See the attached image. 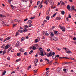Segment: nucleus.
<instances>
[{
  "label": "nucleus",
  "mask_w": 76,
  "mask_h": 76,
  "mask_svg": "<svg viewBox=\"0 0 76 76\" xmlns=\"http://www.w3.org/2000/svg\"><path fill=\"white\" fill-rule=\"evenodd\" d=\"M55 55V53L53 52L52 51H50L49 53L48 54H47V56L48 57H50L51 56H52L53 55V56H52V58L53 59H54L56 58V56Z\"/></svg>",
  "instance_id": "nucleus-1"
},
{
  "label": "nucleus",
  "mask_w": 76,
  "mask_h": 76,
  "mask_svg": "<svg viewBox=\"0 0 76 76\" xmlns=\"http://www.w3.org/2000/svg\"><path fill=\"white\" fill-rule=\"evenodd\" d=\"M50 40H52V41H57V40H58V39H57V38L54 37L50 38Z\"/></svg>",
  "instance_id": "nucleus-2"
},
{
  "label": "nucleus",
  "mask_w": 76,
  "mask_h": 76,
  "mask_svg": "<svg viewBox=\"0 0 76 76\" xmlns=\"http://www.w3.org/2000/svg\"><path fill=\"white\" fill-rule=\"evenodd\" d=\"M19 43H20L18 41L15 45V47H19Z\"/></svg>",
  "instance_id": "nucleus-3"
},
{
  "label": "nucleus",
  "mask_w": 76,
  "mask_h": 76,
  "mask_svg": "<svg viewBox=\"0 0 76 76\" xmlns=\"http://www.w3.org/2000/svg\"><path fill=\"white\" fill-rule=\"evenodd\" d=\"M10 47V45H7L4 48V49L5 50H7V49H8Z\"/></svg>",
  "instance_id": "nucleus-4"
},
{
  "label": "nucleus",
  "mask_w": 76,
  "mask_h": 76,
  "mask_svg": "<svg viewBox=\"0 0 76 76\" xmlns=\"http://www.w3.org/2000/svg\"><path fill=\"white\" fill-rule=\"evenodd\" d=\"M48 2H49V0H45V1L44 2V3H46L47 5L48 4Z\"/></svg>",
  "instance_id": "nucleus-5"
},
{
  "label": "nucleus",
  "mask_w": 76,
  "mask_h": 76,
  "mask_svg": "<svg viewBox=\"0 0 76 76\" xmlns=\"http://www.w3.org/2000/svg\"><path fill=\"white\" fill-rule=\"evenodd\" d=\"M67 9H68L69 11H70V10H71V9H70V5H68L67 6Z\"/></svg>",
  "instance_id": "nucleus-6"
},
{
  "label": "nucleus",
  "mask_w": 76,
  "mask_h": 76,
  "mask_svg": "<svg viewBox=\"0 0 76 76\" xmlns=\"http://www.w3.org/2000/svg\"><path fill=\"white\" fill-rule=\"evenodd\" d=\"M71 9L73 10H74V11H75L76 12V9H75V6H73L72 7Z\"/></svg>",
  "instance_id": "nucleus-7"
},
{
  "label": "nucleus",
  "mask_w": 76,
  "mask_h": 76,
  "mask_svg": "<svg viewBox=\"0 0 76 76\" xmlns=\"http://www.w3.org/2000/svg\"><path fill=\"white\" fill-rule=\"evenodd\" d=\"M57 71L58 72H59V73H60L61 72V70L60 68H58Z\"/></svg>",
  "instance_id": "nucleus-8"
},
{
  "label": "nucleus",
  "mask_w": 76,
  "mask_h": 76,
  "mask_svg": "<svg viewBox=\"0 0 76 76\" xmlns=\"http://www.w3.org/2000/svg\"><path fill=\"white\" fill-rule=\"evenodd\" d=\"M38 59H35V61H34V64H37L38 63Z\"/></svg>",
  "instance_id": "nucleus-9"
},
{
  "label": "nucleus",
  "mask_w": 76,
  "mask_h": 76,
  "mask_svg": "<svg viewBox=\"0 0 76 76\" xmlns=\"http://www.w3.org/2000/svg\"><path fill=\"white\" fill-rule=\"evenodd\" d=\"M2 24H3V26H6V23L4 22V21H2Z\"/></svg>",
  "instance_id": "nucleus-10"
},
{
  "label": "nucleus",
  "mask_w": 76,
  "mask_h": 76,
  "mask_svg": "<svg viewBox=\"0 0 76 76\" xmlns=\"http://www.w3.org/2000/svg\"><path fill=\"white\" fill-rule=\"evenodd\" d=\"M44 54V53L42 51L40 53V55L41 56H44V54Z\"/></svg>",
  "instance_id": "nucleus-11"
},
{
  "label": "nucleus",
  "mask_w": 76,
  "mask_h": 76,
  "mask_svg": "<svg viewBox=\"0 0 76 76\" xmlns=\"http://www.w3.org/2000/svg\"><path fill=\"white\" fill-rule=\"evenodd\" d=\"M64 13H65V12H64V11H62L61 12V14H62V15H64Z\"/></svg>",
  "instance_id": "nucleus-12"
},
{
  "label": "nucleus",
  "mask_w": 76,
  "mask_h": 76,
  "mask_svg": "<svg viewBox=\"0 0 76 76\" xmlns=\"http://www.w3.org/2000/svg\"><path fill=\"white\" fill-rule=\"evenodd\" d=\"M66 53H71V51L70 50H68V51H66Z\"/></svg>",
  "instance_id": "nucleus-13"
},
{
  "label": "nucleus",
  "mask_w": 76,
  "mask_h": 76,
  "mask_svg": "<svg viewBox=\"0 0 76 76\" xmlns=\"http://www.w3.org/2000/svg\"><path fill=\"white\" fill-rule=\"evenodd\" d=\"M46 19L47 20H48L49 19H50V17L49 16L46 17Z\"/></svg>",
  "instance_id": "nucleus-14"
},
{
  "label": "nucleus",
  "mask_w": 76,
  "mask_h": 76,
  "mask_svg": "<svg viewBox=\"0 0 76 76\" xmlns=\"http://www.w3.org/2000/svg\"><path fill=\"white\" fill-rule=\"evenodd\" d=\"M34 46L36 48H38V45L37 44H35Z\"/></svg>",
  "instance_id": "nucleus-15"
},
{
  "label": "nucleus",
  "mask_w": 76,
  "mask_h": 76,
  "mask_svg": "<svg viewBox=\"0 0 76 76\" xmlns=\"http://www.w3.org/2000/svg\"><path fill=\"white\" fill-rule=\"evenodd\" d=\"M67 70V69H63V71H64V73H67V72H66V70Z\"/></svg>",
  "instance_id": "nucleus-16"
},
{
  "label": "nucleus",
  "mask_w": 76,
  "mask_h": 76,
  "mask_svg": "<svg viewBox=\"0 0 76 76\" xmlns=\"http://www.w3.org/2000/svg\"><path fill=\"white\" fill-rule=\"evenodd\" d=\"M38 69H37V70H34V73H37V71H38Z\"/></svg>",
  "instance_id": "nucleus-17"
},
{
  "label": "nucleus",
  "mask_w": 76,
  "mask_h": 76,
  "mask_svg": "<svg viewBox=\"0 0 76 76\" xmlns=\"http://www.w3.org/2000/svg\"><path fill=\"white\" fill-rule=\"evenodd\" d=\"M61 18H60V17H57L56 18V19L57 20H60V19H61Z\"/></svg>",
  "instance_id": "nucleus-18"
},
{
  "label": "nucleus",
  "mask_w": 76,
  "mask_h": 76,
  "mask_svg": "<svg viewBox=\"0 0 76 76\" xmlns=\"http://www.w3.org/2000/svg\"><path fill=\"white\" fill-rule=\"evenodd\" d=\"M70 63L65 62L63 64H69Z\"/></svg>",
  "instance_id": "nucleus-19"
},
{
  "label": "nucleus",
  "mask_w": 76,
  "mask_h": 76,
  "mask_svg": "<svg viewBox=\"0 0 76 76\" xmlns=\"http://www.w3.org/2000/svg\"><path fill=\"white\" fill-rule=\"evenodd\" d=\"M33 53V51L32 50H31L29 53V54H32Z\"/></svg>",
  "instance_id": "nucleus-20"
},
{
  "label": "nucleus",
  "mask_w": 76,
  "mask_h": 76,
  "mask_svg": "<svg viewBox=\"0 0 76 76\" xmlns=\"http://www.w3.org/2000/svg\"><path fill=\"white\" fill-rule=\"evenodd\" d=\"M51 37H53L54 36V33L53 32L51 33L50 35Z\"/></svg>",
  "instance_id": "nucleus-21"
},
{
  "label": "nucleus",
  "mask_w": 76,
  "mask_h": 76,
  "mask_svg": "<svg viewBox=\"0 0 76 76\" xmlns=\"http://www.w3.org/2000/svg\"><path fill=\"white\" fill-rule=\"evenodd\" d=\"M47 20H44L43 21V24H45V23H47Z\"/></svg>",
  "instance_id": "nucleus-22"
},
{
  "label": "nucleus",
  "mask_w": 76,
  "mask_h": 76,
  "mask_svg": "<svg viewBox=\"0 0 76 76\" xmlns=\"http://www.w3.org/2000/svg\"><path fill=\"white\" fill-rule=\"evenodd\" d=\"M54 34H56V35H58V34H57V32H58V31H54Z\"/></svg>",
  "instance_id": "nucleus-23"
},
{
  "label": "nucleus",
  "mask_w": 76,
  "mask_h": 76,
  "mask_svg": "<svg viewBox=\"0 0 76 76\" xmlns=\"http://www.w3.org/2000/svg\"><path fill=\"white\" fill-rule=\"evenodd\" d=\"M36 49V48L34 46H33V49L32 50H35Z\"/></svg>",
  "instance_id": "nucleus-24"
},
{
  "label": "nucleus",
  "mask_w": 76,
  "mask_h": 76,
  "mask_svg": "<svg viewBox=\"0 0 76 76\" xmlns=\"http://www.w3.org/2000/svg\"><path fill=\"white\" fill-rule=\"evenodd\" d=\"M23 49L21 48L20 50V51H21L22 52H23Z\"/></svg>",
  "instance_id": "nucleus-25"
},
{
  "label": "nucleus",
  "mask_w": 76,
  "mask_h": 76,
  "mask_svg": "<svg viewBox=\"0 0 76 76\" xmlns=\"http://www.w3.org/2000/svg\"><path fill=\"white\" fill-rule=\"evenodd\" d=\"M24 39H25L24 37H22L21 39V41H24Z\"/></svg>",
  "instance_id": "nucleus-26"
},
{
  "label": "nucleus",
  "mask_w": 76,
  "mask_h": 76,
  "mask_svg": "<svg viewBox=\"0 0 76 76\" xmlns=\"http://www.w3.org/2000/svg\"><path fill=\"white\" fill-rule=\"evenodd\" d=\"M28 22L29 23H32V22L31 20H29Z\"/></svg>",
  "instance_id": "nucleus-27"
},
{
  "label": "nucleus",
  "mask_w": 76,
  "mask_h": 76,
  "mask_svg": "<svg viewBox=\"0 0 76 76\" xmlns=\"http://www.w3.org/2000/svg\"><path fill=\"white\" fill-rule=\"evenodd\" d=\"M31 66L30 65L28 66V70H29V69H31Z\"/></svg>",
  "instance_id": "nucleus-28"
},
{
  "label": "nucleus",
  "mask_w": 76,
  "mask_h": 76,
  "mask_svg": "<svg viewBox=\"0 0 76 76\" xmlns=\"http://www.w3.org/2000/svg\"><path fill=\"white\" fill-rule=\"evenodd\" d=\"M20 60H21V59L19 58V59H18L17 60H16V62H18V61H20Z\"/></svg>",
  "instance_id": "nucleus-29"
},
{
  "label": "nucleus",
  "mask_w": 76,
  "mask_h": 76,
  "mask_svg": "<svg viewBox=\"0 0 76 76\" xmlns=\"http://www.w3.org/2000/svg\"><path fill=\"white\" fill-rule=\"evenodd\" d=\"M6 71H4L3 72V75H5L6 74Z\"/></svg>",
  "instance_id": "nucleus-30"
},
{
  "label": "nucleus",
  "mask_w": 76,
  "mask_h": 76,
  "mask_svg": "<svg viewBox=\"0 0 76 76\" xmlns=\"http://www.w3.org/2000/svg\"><path fill=\"white\" fill-rule=\"evenodd\" d=\"M45 61H48V62H49V61H50V60H48L47 58H45Z\"/></svg>",
  "instance_id": "nucleus-31"
},
{
  "label": "nucleus",
  "mask_w": 76,
  "mask_h": 76,
  "mask_svg": "<svg viewBox=\"0 0 76 76\" xmlns=\"http://www.w3.org/2000/svg\"><path fill=\"white\" fill-rule=\"evenodd\" d=\"M39 50L40 51H42V48H39Z\"/></svg>",
  "instance_id": "nucleus-32"
},
{
  "label": "nucleus",
  "mask_w": 76,
  "mask_h": 76,
  "mask_svg": "<svg viewBox=\"0 0 76 76\" xmlns=\"http://www.w3.org/2000/svg\"><path fill=\"white\" fill-rule=\"evenodd\" d=\"M6 39H7V40H9V39H10V37H8L6 38Z\"/></svg>",
  "instance_id": "nucleus-33"
},
{
  "label": "nucleus",
  "mask_w": 76,
  "mask_h": 76,
  "mask_svg": "<svg viewBox=\"0 0 76 76\" xmlns=\"http://www.w3.org/2000/svg\"><path fill=\"white\" fill-rule=\"evenodd\" d=\"M6 53V51L4 50L3 51V53L2 54L3 55H4V54H5V53Z\"/></svg>",
  "instance_id": "nucleus-34"
},
{
  "label": "nucleus",
  "mask_w": 76,
  "mask_h": 76,
  "mask_svg": "<svg viewBox=\"0 0 76 76\" xmlns=\"http://www.w3.org/2000/svg\"><path fill=\"white\" fill-rule=\"evenodd\" d=\"M28 28V26H24L25 29H26V28Z\"/></svg>",
  "instance_id": "nucleus-35"
},
{
  "label": "nucleus",
  "mask_w": 76,
  "mask_h": 76,
  "mask_svg": "<svg viewBox=\"0 0 76 76\" xmlns=\"http://www.w3.org/2000/svg\"><path fill=\"white\" fill-rule=\"evenodd\" d=\"M27 31H28V29H25L23 31V32H27Z\"/></svg>",
  "instance_id": "nucleus-36"
},
{
  "label": "nucleus",
  "mask_w": 76,
  "mask_h": 76,
  "mask_svg": "<svg viewBox=\"0 0 76 76\" xmlns=\"http://www.w3.org/2000/svg\"><path fill=\"white\" fill-rule=\"evenodd\" d=\"M63 29L62 30L63 32H65V31H66V29H65L64 27Z\"/></svg>",
  "instance_id": "nucleus-37"
},
{
  "label": "nucleus",
  "mask_w": 76,
  "mask_h": 76,
  "mask_svg": "<svg viewBox=\"0 0 76 76\" xmlns=\"http://www.w3.org/2000/svg\"><path fill=\"white\" fill-rule=\"evenodd\" d=\"M58 64V63H57V62H56L53 63V65H55V64Z\"/></svg>",
  "instance_id": "nucleus-38"
},
{
  "label": "nucleus",
  "mask_w": 76,
  "mask_h": 76,
  "mask_svg": "<svg viewBox=\"0 0 76 76\" xmlns=\"http://www.w3.org/2000/svg\"><path fill=\"white\" fill-rule=\"evenodd\" d=\"M49 34L48 33H46L45 34V35H46V37H47V36H48Z\"/></svg>",
  "instance_id": "nucleus-39"
},
{
  "label": "nucleus",
  "mask_w": 76,
  "mask_h": 76,
  "mask_svg": "<svg viewBox=\"0 0 76 76\" xmlns=\"http://www.w3.org/2000/svg\"><path fill=\"white\" fill-rule=\"evenodd\" d=\"M4 48V44H3V45H2L1 47V48Z\"/></svg>",
  "instance_id": "nucleus-40"
},
{
  "label": "nucleus",
  "mask_w": 76,
  "mask_h": 76,
  "mask_svg": "<svg viewBox=\"0 0 76 76\" xmlns=\"http://www.w3.org/2000/svg\"><path fill=\"white\" fill-rule=\"evenodd\" d=\"M44 2V0H42V1L41 2V3L40 4V6H41V4H42V2Z\"/></svg>",
  "instance_id": "nucleus-41"
},
{
  "label": "nucleus",
  "mask_w": 76,
  "mask_h": 76,
  "mask_svg": "<svg viewBox=\"0 0 76 76\" xmlns=\"http://www.w3.org/2000/svg\"><path fill=\"white\" fill-rule=\"evenodd\" d=\"M59 27H60V29H64V27H62L61 26H60Z\"/></svg>",
  "instance_id": "nucleus-42"
},
{
  "label": "nucleus",
  "mask_w": 76,
  "mask_h": 76,
  "mask_svg": "<svg viewBox=\"0 0 76 76\" xmlns=\"http://www.w3.org/2000/svg\"><path fill=\"white\" fill-rule=\"evenodd\" d=\"M33 26L32 24H30L29 26H28L29 27H31V26Z\"/></svg>",
  "instance_id": "nucleus-43"
},
{
  "label": "nucleus",
  "mask_w": 76,
  "mask_h": 76,
  "mask_svg": "<svg viewBox=\"0 0 76 76\" xmlns=\"http://www.w3.org/2000/svg\"><path fill=\"white\" fill-rule=\"evenodd\" d=\"M50 8H49V11L48 12V13H47V15H48V14H49V12H50Z\"/></svg>",
  "instance_id": "nucleus-44"
},
{
  "label": "nucleus",
  "mask_w": 76,
  "mask_h": 76,
  "mask_svg": "<svg viewBox=\"0 0 76 76\" xmlns=\"http://www.w3.org/2000/svg\"><path fill=\"white\" fill-rule=\"evenodd\" d=\"M35 18V17H31L30 18V19L32 20L33 19H34Z\"/></svg>",
  "instance_id": "nucleus-45"
},
{
  "label": "nucleus",
  "mask_w": 76,
  "mask_h": 76,
  "mask_svg": "<svg viewBox=\"0 0 76 76\" xmlns=\"http://www.w3.org/2000/svg\"><path fill=\"white\" fill-rule=\"evenodd\" d=\"M35 42H38V40L37 39H36L35 40Z\"/></svg>",
  "instance_id": "nucleus-46"
},
{
  "label": "nucleus",
  "mask_w": 76,
  "mask_h": 76,
  "mask_svg": "<svg viewBox=\"0 0 76 76\" xmlns=\"http://www.w3.org/2000/svg\"><path fill=\"white\" fill-rule=\"evenodd\" d=\"M17 56H20V53H18L17 54Z\"/></svg>",
  "instance_id": "nucleus-47"
},
{
  "label": "nucleus",
  "mask_w": 76,
  "mask_h": 76,
  "mask_svg": "<svg viewBox=\"0 0 76 76\" xmlns=\"http://www.w3.org/2000/svg\"><path fill=\"white\" fill-rule=\"evenodd\" d=\"M11 7L12 9L14 8V6L12 5H11Z\"/></svg>",
  "instance_id": "nucleus-48"
},
{
  "label": "nucleus",
  "mask_w": 76,
  "mask_h": 76,
  "mask_svg": "<svg viewBox=\"0 0 76 76\" xmlns=\"http://www.w3.org/2000/svg\"><path fill=\"white\" fill-rule=\"evenodd\" d=\"M27 53L26 52H25L24 53V56H26V55H27Z\"/></svg>",
  "instance_id": "nucleus-49"
},
{
  "label": "nucleus",
  "mask_w": 76,
  "mask_h": 76,
  "mask_svg": "<svg viewBox=\"0 0 76 76\" xmlns=\"http://www.w3.org/2000/svg\"><path fill=\"white\" fill-rule=\"evenodd\" d=\"M61 5H65V3H64V2H63L62 3Z\"/></svg>",
  "instance_id": "nucleus-50"
},
{
  "label": "nucleus",
  "mask_w": 76,
  "mask_h": 76,
  "mask_svg": "<svg viewBox=\"0 0 76 76\" xmlns=\"http://www.w3.org/2000/svg\"><path fill=\"white\" fill-rule=\"evenodd\" d=\"M56 15V13H55L54 15H53V17H54Z\"/></svg>",
  "instance_id": "nucleus-51"
},
{
  "label": "nucleus",
  "mask_w": 76,
  "mask_h": 76,
  "mask_svg": "<svg viewBox=\"0 0 76 76\" xmlns=\"http://www.w3.org/2000/svg\"><path fill=\"white\" fill-rule=\"evenodd\" d=\"M70 59L72 60H73L75 59L73 58H70Z\"/></svg>",
  "instance_id": "nucleus-52"
},
{
  "label": "nucleus",
  "mask_w": 76,
  "mask_h": 76,
  "mask_svg": "<svg viewBox=\"0 0 76 76\" xmlns=\"http://www.w3.org/2000/svg\"><path fill=\"white\" fill-rule=\"evenodd\" d=\"M50 49H47V51H48V52H50Z\"/></svg>",
  "instance_id": "nucleus-53"
},
{
  "label": "nucleus",
  "mask_w": 76,
  "mask_h": 76,
  "mask_svg": "<svg viewBox=\"0 0 76 76\" xmlns=\"http://www.w3.org/2000/svg\"><path fill=\"white\" fill-rule=\"evenodd\" d=\"M42 39H45V37H44V35L43 36V38H42Z\"/></svg>",
  "instance_id": "nucleus-54"
},
{
  "label": "nucleus",
  "mask_w": 76,
  "mask_h": 76,
  "mask_svg": "<svg viewBox=\"0 0 76 76\" xmlns=\"http://www.w3.org/2000/svg\"><path fill=\"white\" fill-rule=\"evenodd\" d=\"M68 18H71V16H70V14H69V15L68 16Z\"/></svg>",
  "instance_id": "nucleus-55"
},
{
  "label": "nucleus",
  "mask_w": 76,
  "mask_h": 76,
  "mask_svg": "<svg viewBox=\"0 0 76 76\" xmlns=\"http://www.w3.org/2000/svg\"><path fill=\"white\" fill-rule=\"evenodd\" d=\"M0 16L1 17H4V15H3L1 14H0Z\"/></svg>",
  "instance_id": "nucleus-56"
},
{
  "label": "nucleus",
  "mask_w": 76,
  "mask_h": 76,
  "mask_svg": "<svg viewBox=\"0 0 76 76\" xmlns=\"http://www.w3.org/2000/svg\"><path fill=\"white\" fill-rule=\"evenodd\" d=\"M63 58H66L67 59H69V58L65 57H63Z\"/></svg>",
  "instance_id": "nucleus-57"
},
{
  "label": "nucleus",
  "mask_w": 76,
  "mask_h": 76,
  "mask_svg": "<svg viewBox=\"0 0 76 76\" xmlns=\"http://www.w3.org/2000/svg\"><path fill=\"white\" fill-rule=\"evenodd\" d=\"M59 57H60V55H56V57H58V58Z\"/></svg>",
  "instance_id": "nucleus-58"
},
{
  "label": "nucleus",
  "mask_w": 76,
  "mask_h": 76,
  "mask_svg": "<svg viewBox=\"0 0 76 76\" xmlns=\"http://www.w3.org/2000/svg\"><path fill=\"white\" fill-rule=\"evenodd\" d=\"M14 21H15V22H18V20L15 19L14 20Z\"/></svg>",
  "instance_id": "nucleus-59"
},
{
  "label": "nucleus",
  "mask_w": 76,
  "mask_h": 76,
  "mask_svg": "<svg viewBox=\"0 0 76 76\" xmlns=\"http://www.w3.org/2000/svg\"><path fill=\"white\" fill-rule=\"evenodd\" d=\"M28 18H26L25 19H24V22H25V21H26V20H28Z\"/></svg>",
  "instance_id": "nucleus-60"
},
{
  "label": "nucleus",
  "mask_w": 76,
  "mask_h": 76,
  "mask_svg": "<svg viewBox=\"0 0 76 76\" xmlns=\"http://www.w3.org/2000/svg\"><path fill=\"white\" fill-rule=\"evenodd\" d=\"M73 40H74V41L76 40V37H74L73 38Z\"/></svg>",
  "instance_id": "nucleus-61"
},
{
  "label": "nucleus",
  "mask_w": 76,
  "mask_h": 76,
  "mask_svg": "<svg viewBox=\"0 0 76 76\" xmlns=\"http://www.w3.org/2000/svg\"><path fill=\"white\" fill-rule=\"evenodd\" d=\"M39 3H40V1H38V2H37V5H38V4H39Z\"/></svg>",
  "instance_id": "nucleus-62"
},
{
  "label": "nucleus",
  "mask_w": 76,
  "mask_h": 76,
  "mask_svg": "<svg viewBox=\"0 0 76 76\" xmlns=\"http://www.w3.org/2000/svg\"><path fill=\"white\" fill-rule=\"evenodd\" d=\"M66 20L68 22H69V18L68 17L66 18Z\"/></svg>",
  "instance_id": "nucleus-63"
},
{
  "label": "nucleus",
  "mask_w": 76,
  "mask_h": 76,
  "mask_svg": "<svg viewBox=\"0 0 76 76\" xmlns=\"http://www.w3.org/2000/svg\"><path fill=\"white\" fill-rule=\"evenodd\" d=\"M9 3L10 4V2H11V0H8Z\"/></svg>",
  "instance_id": "nucleus-64"
}]
</instances>
